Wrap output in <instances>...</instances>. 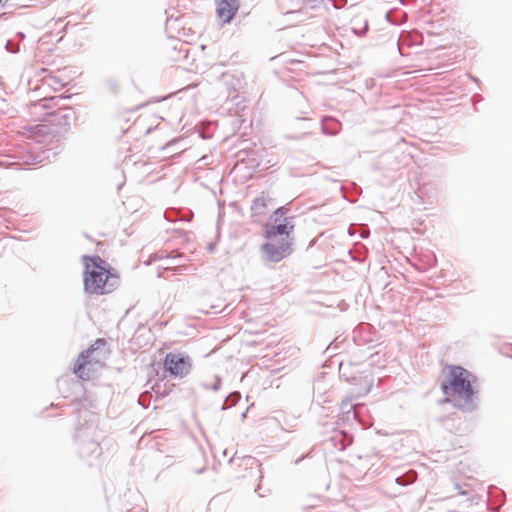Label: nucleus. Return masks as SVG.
<instances>
[{
    "mask_svg": "<svg viewBox=\"0 0 512 512\" xmlns=\"http://www.w3.org/2000/svg\"><path fill=\"white\" fill-rule=\"evenodd\" d=\"M107 356L108 349L105 341L98 339L78 356L73 371L80 379L91 380L104 367Z\"/></svg>",
    "mask_w": 512,
    "mask_h": 512,
    "instance_id": "obj_3",
    "label": "nucleus"
},
{
    "mask_svg": "<svg viewBox=\"0 0 512 512\" xmlns=\"http://www.w3.org/2000/svg\"><path fill=\"white\" fill-rule=\"evenodd\" d=\"M48 132V128L45 125H35L27 128V135L29 137H36L38 135H44Z\"/></svg>",
    "mask_w": 512,
    "mask_h": 512,
    "instance_id": "obj_8",
    "label": "nucleus"
},
{
    "mask_svg": "<svg viewBox=\"0 0 512 512\" xmlns=\"http://www.w3.org/2000/svg\"><path fill=\"white\" fill-rule=\"evenodd\" d=\"M192 365L191 357L183 352L167 353L163 362L164 370L174 378L186 377L190 373Z\"/></svg>",
    "mask_w": 512,
    "mask_h": 512,
    "instance_id": "obj_5",
    "label": "nucleus"
},
{
    "mask_svg": "<svg viewBox=\"0 0 512 512\" xmlns=\"http://www.w3.org/2000/svg\"><path fill=\"white\" fill-rule=\"evenodd\" d=\"M8 0H0V6L4 5Z\"/></svg>",
    "mask_w": 512,
    "mask_h": 512,
    "instance_id": "obj_9",
    "label": "nucleus"
},
{
    "mask_svg": "<svg viewBox=\"0 0 512 512\" xmlns=\"http://www.w3.org/2000/svg\"><path fill=\"white\" fill-rule=\"evenodd\" d=\"M474 376L461 366L450 365L445 368V377L441 384L447 402L457 406L469 403L475 394Z\"/></svg>",
    "mask_w": 512,
    "mask_h": 512,
    "instance_id": "obj_2",
    "label": "nucleus"
},
{
    "mask_svg": "<svg viewBox=\"0 0 512 512\" xmlns=\"http://www.w3.org/2000/svg\"><path fill=\"white\" fill-rule=\"evenodd\" d=\"M266 242L262 245L261 250L267 260L271 262H279L291 253L292 238L283 237H265Z\"/></svg>",
    "mask_w": 512,
    "mask_h": 512,
    "instance_id": "obj_4",
    "label": "nucleus"
},
{
    "mask_svg": "<svg viewBox=\"0 0 512 512\" xmlns=\"http://www.w3.org/2000/svg\"><path fill=\"white\" fill-rule=\"evenodd\" d=\"M239 0H218L216 3V16L223 23H229L239 9Z\"/></svg>",
    "mask_w": 512,
    "mask_h": 512,
    "instance_id": "obj_7",
    "label": "nucleus"
},
{
    "mask_svg": "<svg viewBox=\"0 0 512 512\" xmlns=\"http://www.w3.org/2000/svg\"><path fill=\"white\" fill-rule=\"evenodd\" d=\"M83 288L90 295H108L119 285V275L98 255H83Z\"/></svg>",
    "mask_w": 512,
    "mask_h": 512,
    "instance_id": "obj_1",
    "label": "nucleus"
},
{
    "mask_svg": "<svg viewBox=\"0 0 512 512\" xmlns=\"http://www.w3.org/2000/svg\"><path fill=\"white\" fill-rule=\"evenodd\" d=\"M285 210L283 207H280L274 212V224L268 225L265 229V237H291V233L294 230V224L291 219L285 217L282 223H277L278 216H284Z\"/></svg>",
    "mask_w": 512,
    "mask_h": 512,
    "instance_id": "obj_6",
    "label": "nucleus"
}]
</instances>
